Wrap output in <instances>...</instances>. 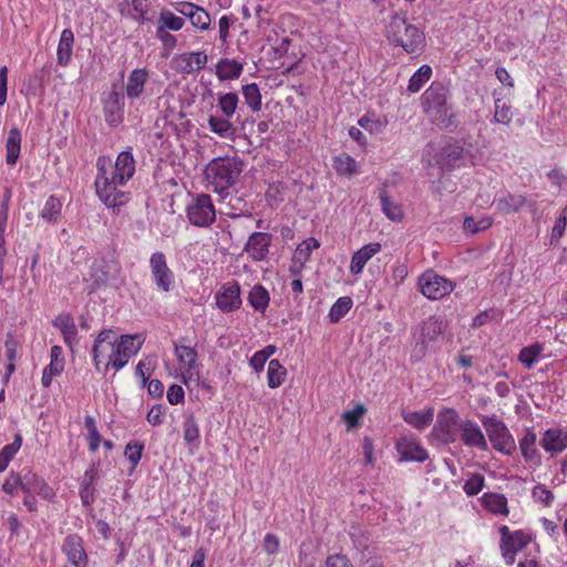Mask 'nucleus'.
Returning <instances> with one entry per match:
<instances>
[{"instance_id":"nucleus-1","label":"nucleus","mask_w":567,"mask_h":567,"mask_svg":"<svg viewBox=\"0 0 567 567\" xmlns=\"http://www.w3.org/2000/svg\"><path fill=\"white\" fill-rule=\"evenodd\" d=\"M449 89L441 82H433L422 94L423 112L430 122L441 130L455 127V115L449 104Z\"/></svg>"},{"instance_id":"nucleus-2","label":"nucleus","mask_w":567,"mask_h":567,"mask_svg":"<svg viewBox=\"0 0 567 567\" xmlns=\"http://www.w3.org/2000/svg\"><path fill=\"white\" fill-rule=\"evenodd\" d=\"M243 172V163L236 158L216 157L205 167V177L213 190L225 196Z\"/></svg>"},{"instance_id":"nucleus-3","label":"nucleus","mask_w":567,"mask_h":567,"mask_svg":"<svg viewBox=\"0 0 567 567\" xmlns=\"http://www.w3.org/2000/svg\"><path fill=\"white\" fill-rule=\"evenodd\" d=\"M388 39L401 45L408 53L420 51L425 42L424 33L408 22L406 13L396 12L386 27Z\"/></svg>"},{"instance_id":"nucleus-4","label":"nucleus","mask_w":567,"mask_h":567,"mask_svg":"<svg viewBox=\"0 0 567 567\" xmlns=\"http://www.w3.org/2000/svg\"><path fill=\"white\" fill-rule=\"evenodd\" d=\"M107 162L103 158H97V175L95 179V190L100 200L111 208L115 214H118L121 207L125 206L131 199V193L118 189V183H112L107 179L104 165Z\"/></svg>"},{"instance_id":"nucleus-5","label":"nucleus","mask_w":567,"mask_h":567,"mask_svg":"<svg viewBox=\"0 0 567 567\" xmlns=\"http://www.w3.org/2000/svg\"><path fill=\"white\" fill-rule=\"evenodd\" d=\"M482 423L495 450L506 455L515 452V440L503 421L493 415L484 416Z\"/></svg>"},{"instance_id":"nucleus-6","label":"nucleus","mask_w":567,"mask_h":567,"mask_svg":"<svg viewBox=\"0 0 567 567\" xmlns=\"http://www.w3.org/2000/svg\"><path fill=\"white\" fill-rule=\"evenodd\" d=\"M421 293L431 300H439L450 295L455 284L447 278L440 276L434 270H426L419 277Z\"/></svg>"},{"instance_id":"nucleus-7","label":"nucleus","mask_w":567,"mask_h":567,"mask_svg":"<svg viewBox=\"0 0 567 567\" xmlns=\"http://www.w3.org/2000/svg\"><path fill=\"white\" fill-rule=\"evenodd\" d=\"M186 214L189 223L197 227H209L216 219L215 207L207 194L194 197L187 205Z\"/></svg>"},{"instance_id":"nucleus-8","label":"nucleus","mask_w":567,"mask_h":567,"mask_svg":"<svg viewBox=\"0 0 567 567\" xmlns=\"http://www.w3.org/2000/svg\"><path fill=\"white\" fill-rule=\"evenodd\" d=\"M143 343L144 338L140 333L122 334L114 348V358L110 354V361L105 364V369H107L110 364H112L115 370L124 368L128 360L137 354Z\"/></svg>"},{"instance_id":"nucleus-9","label":"nucleus","mask_w":567,"mask_h":567,"mask_svg":"<svg viewBox=\"0 0 567 567\" xmlns=\"http://www.w3.org/2000/svg\"><path fill=\"white\" fill-rule=\"evenodd\" d=\"M99 158H103L107 162V164L104 165V169L107 179L112 183L125 185L135 173V161L132 153L128 151L121 152L114 165H112V161L109 157L100 156Z\"/></svg>"},{"instance_id":"nucleus-10","label":"nucleus","mask_w":567,"mask_h":567,"mask_svg":"<svg viewBox=\"0 0 567 567\" xmlns=\"http://www.w3.org/2000/svg\"><path fill=\"white\" fill-rule=\"evenodd\" d=\"M461 421L454 409H444L436 416L432 434L444 444L453 443L456 440V430H458Z\"/></svg>"},{"instance_id":"nucleus-11","label":"nucleus","mask_w":567,"mask_h":567,"mask_svg":"<svg viewBox=\"0 0 567 567\" xmlns=\"http://www.w3.org/2000/svg\"><path fill=\"white\" fill-rule=\"evenodd\" d=\"M446 322L441 317L431 316L417 327L414 338L416 347H420V352L425 353L429 343L437 340L440 334L444 331Z\"/></svg>"},{"instance_id":"nucleus-12","label":"nucleus","mask_w":567,"mask_h":567,"mask_svg":"<svg viewBox=\"0 0 567 567\" xmlns=\"http://www.w3.org/2000/svg\"><path fill=\"white\" fill-rule=\"evenodd\" d=\"M150 267L157 288L165 292L171 291L174 284V275L167 266L164 252L157 251L152 254Z\"/></svg>"},{"instance_id":"nucleus-13","label":"nucleus","mask_w":567,"mask_h":567,"mask_svg":"<svg viewBox=\"0 0 567 567\" xmlns=\"http://www.w3.org/2000/svg\"><path fill=\"white\" fill-rule=\"evenodd\" d=\"M183 338L179 342H174V351L177 357L182 370L183 381L186 383L187 379L193 378L197 368V351L183 343Z\"/></svg>"},{"instance_id":"nucleus-14","label":"nucleus","mask_w":567,"mask_h":567,"mask_svg":"<svg viewBox=\"0 0 567 567\" xmlns=\"http://www.w3.org/2000/svg\"><path fill=\"white\" fill-rule=\"evenodd\" d=\"M461 441L468 447H475L480 451H487V441L477 423L472 420H463L458 424Z\"/></svg>"},{"instance_id":"nucleus-15","label":"nucleus","mask_w":567,"mask_h":567,"mask_svg":"<svg viewBox=\"0 0 567 567\" xmlns=\"http://www.w3.org/2000/svg\"><path fill=\"white\" fill-rule=\"evenodd\" d=\"M216 305L223 312H231L240 308V287L237 282H229L217 291Z\"/></svg>"},{"instance_id":"nucleus-16","label":"nucleus","mask_w":567,"mask_h":567,"mask_svg":"<svg viewBox=\"0 0 567 567\" xmlns=\"http://www.w3.org/2000/svg\"><path fill=\"white\" fill-rule=\"evenodd\" d=\"M207 54L203 51H194L178 54L174 58L175 70L183 74H190L205 69Z\"/></svg>"},{"instance_id":"nucleus-17","label":"nucleus","mask_w":567,"mask_h":567,"mask_svg":"<svg viewBox=\"0 0 567 567\" xmlns=\"http://www.w3.org/2000/svg\"><path fill=\"white\" fill-rule=\"evenodd\" d=\"M271 244V235L268 233L256 231L252 233L246 245L244 250L249 255V257L255 261H261L266 259L269 247Z\"/></svg>"},{"instance_id":"nucleus-18","label":"nucleus","mask_w":567,"mask_h":567,"mask_svg":"<svg viewBox=\"0 0 567 567\" xmlns=\"http://www.w3.org/2000/svg\"><path fill=\"white\" fill-rule=\"evenodd\" d=\"M540 445L551 456L557 455L567 449V432L558 427H550L545 431Z\"/></svg>"},{"instance_id":"nucleus-19","label":"nucleus","mask_w":567,"mask_h":567,"mask_svg":"<svg viewBox=\"0 0 567 567\" xmlns=\"http://www.w3.org/2000/svg\"><path fill=\"white\" fill-rule=\"evenodd\" d=\"M464 159V148L458 142H450L445 144L437 156V164L443 169H452L460 166Z\"/></svg>"},{"instance_id":"nucleus-20","label":"nucleus","mask_w":567,"mask_h":567,"mask_svg":"<svg viewBox=\"0 0 567 567\" xmlns=\"http://www.w3.org/2000/svg\"><path fill=\"white\" fill-rule=\"evenodd\" d=\"M35 480L39 484H43V480L38 475L27 471L25 473L11 474L10 477L6 480L2 485V489L7 494H13L18 488H21L23 492H31L32 489H37V486H32L30 480Z\"/></svg>"},{"instance_id":"nucleus-21","label":"nucleus","mask_w":567,"mask_h":567,"mask_svg":"<svg viewBox=\"0 0 567 567\" xmlns=\"http://www.w3.org/2000/svg\"><path fill=\"white\" fill-rule=\"evenodd\" d=\"M123 106V96L115 90L111 91L103 101L105 121L111 125H117L122 121Z\"/></svg>"},{"instance_id":"nucleus-22","label":"nucleus","mask_w":567,"mask_h":567,"mask_svg":"<svg viewBox=\"0 0 567 567\" xmlns=\"http://www.w3.org/2000/svg\"><path fill=\"white\" fill-rule=\"evenodd\" d=\"M62 549L73 566L81 567L86 563L87 556L83 548L82 539L78 535H69L64 539Z\"/></svg>"},{"instance_id":"nucleus-23","label":"nucleus","mask_w":567,"mask_h":567,"mask_svg":"<svg viewBox=\"0 0 567 567\" xmlns=\"http://www.w3.org/2000/svg\"><path fill=\"white\" fill-rule=\"evenodd\" d=\"M99 463L93 462L90 467L85 471L80 488V497L84 505H91L95 501V487L94 482L99 477L97 471Z\"/></svg>"},{"instance_id":"nucleus-24","label":"nucleus","mask_w":567,"mask_h":567,"mask_svg":"<svg viewBox=\"0 0 567 567\" xmlns=\"http://www.w3.org/2000/svg\"><path fill=\"white\" fill-rule=\"evenodd\" d=\"M381 250L380 243H370L357 250L351 258L350 272L359 275L362 272L365 264Z\"/></svg>"},{"instance_id":"nucleus-25","label":"nucleus","mask_w":567,"mask_h":567,"mask_svg":"<svg viewBox=\"0 0 567 567\" xmlns=\"http://www.w3.org/2000/svg\"><path fill=\"white\" fill-rule=\"evenodd\" d=\"M52 324L58 328L64 339V342L72 347L78 342V329L74 323L73 317L70 313H61L52 321Z\"/></svg>"},{"instance_id":"nucleus-26","label":"nucleus","mask_w":567,"mask_h":567,"mask_svg":"<svg viewBox=\"0 0 567 567\" xmlns=\"http://www.w3.org/2000/svg\"><path fill=\"white\" fill-rule=\"evenodd\" d=\"M147 78L146 69H134L130 73L125 89L128 99H137L143 94Z\"/></svg>"},{"instance_id":"nucleus-27","label":"nucleus","mask_w":567,"mask_h":567,"mask_svg":"<svg viewBox=\"0 0 567 567\" xmlns=\"http://www.w3.org/2000/svg\"><path fill=\"white\" fill-rule=\"evenodd\" d=\"M530 540H532L530 536L527 535L525 532H523L520 529L514 530V537L507 544V549L509 551L506 553L505 549L501 550L506 565H513L515 563L516 553H518L523 548H525L530 543Z\"/></svg>"},{"instance_id":"nucleus-28","label":"nucleus","mask_w":567,"mask_h":567,"mask_svg":"<svg viewBox=\"0 0 567 567\" xmlns=\"http://www.w3.org/2000/svg\"><path fill=\"white\" fill-rule=\"evenodd\" d=\"M106 344V347L109 349H111V353H114V348L115 346L117 344L115 338H114V331L112 329H104L102 330L95 341H94V344H93V349H92V355H93V361H94V365L96 368V370H101V360H100V351L102 347H104Z\"/></svg>"},{"instance_id":"nucleus-29","label":"nucleus","mask_w":567,"mask_h":567,"mask_svg":"<svg viewBox=\"0 0 567 567\" xmlns=\"http://www.w3.org/2000/svg\"><path fill=\"white\" fill-rule=\"evenodd\" d=\"M74 34L71 29H64L61 33L56 50V62L61 66H66L72 56Z\"/></svg>"},{"instance_id":"nucleus-30","label":"nucleus","mask_w":567,"mask_h":567,"mask_svg":"<svg viewBox=\"0 0 567 567\" xmlns=\"http://www.w3.org/2000/svg\"><path fill=\"white\" fill-rule=\"evenodd\" d=\"M398 451L405 461L424 462L429 458L427 452L415 441H400Z\"/></svg>"},{"instance_id":"nucleus-31","label":"nucleus","mask_w":567,"mask_h":567,"mask_svg":"<svg viewBox=\"0 0 567 567\" xmlns=\"http://www.w3.org/2000/svg\"><path fill=\"white\" fill-rule=\"evenodd\" d=\"M62 202L59 197L50 195L39 216L49 224H58L62 218Z\"/></svg>"},{"instance_id":"nucleus-32","label":"nucleus","mask_w":567,"mask_h":567,"mask_svg":"<svg viewBox=\"0 0 567 567\" xmlns=\"http://www.w3.org/2000/svg\"><path fill=\"white\" fill-rule=\"evenodd\" d=\"M526 204V197L520 194L507 193L495 200L497 210L504 214L518 212Z\"/></svg>"},{"instance_id":"nucleus-33","label":"nucleus","mask_w":567,"mask_h":567,"mask_svg":"<svg viewBox=\"0 0 567 567\" xmlns=\"http://www.w3.org/2000/svg\"><path fill=\"white\" fill-rule=\"evenodd\" d=\"M241 72L243 64L236 60L221 59L216 65V75L220 81L238 79Z\"/></svg>"},{"instance_id":"nucleus-34","label":"nucleus","mask_w":567,"mask_h":567,"mask_svg":"<svg viewBox=\"0 0 567 567\" xmlns=\"http://www.w3.org/2000/svg\"><path fill=\"white\" fill-rule=\"evenodd\" d=\"M486 509L494 514L507 516L509 511L507 507V498L503 494L486 493L482 497Z\"/></svg>"},{"instance_id":"nucleus-35","label":"nucleus","mask_w":567,"mask_h":567,"mask_svg":"<svg viewBox=\"0 0 567 567\" xmlns=\"http://www.w3.org/2000/svg\"><path fill=\"white\" fill-rule=\"evenodd\" d=\"M7 156L6 161L8 165H14L19 158L21 150V133L18 128L13 127L9 131L7 137Z\"/></svg>"},{"instance_id":"nucleus-36","label":"nucleus","mask_w":567,"mask_h":567,"mask_svg":"<svg viewBox=\"0 0 567 567\" xmlns=\"http://www.w3.org/2000/svg\"><path fill=\"white\" fill-rule=\"evenodd\" d=\"M208 126L212 132L223 138H233L236 134V127L229 122V118L210 115Z\"/></svg>"},{"instance_id":"nucleus-37","label":"nucleus","mask_w":567,"mask_h":567,"mask_svg":"<svg viewBox=\"0 0 567 567\" xmlns=\"http://www.w3.org/2000/svg\"><path fill=\"white\" fill-rule=\"evenodd\" d=\"M379 197L382 212L389 219L399 221L403 218L401 206L390 198L385 188L380 189Z\"/></svg>"},{"instance_id":"nucleus-38","label":"nucleus","mask_w":567,"mask_h":567,"mask_svg":"<svg viewBox=\"0 0 567 567\" xmlns=\"http://www.w3.org/2000/svg\"><path fill=\"white\" fill-rule=\"evenodd\" d=\"M269 293L261 285H255L248 295L249 305L256 310L264 312L269 305Z\"/></svg>"},{"instance_id":"nucleus-39","label":"nucleus","mask_w":567,"mask_h":567,"mask_svg":"<svg viewBox=\"0 0 567 567\" xmlns=\"http://www.w3.org/2000/svg\"><path fill=\"white\" fill-rule=\"evenodd\" d=\"M537 435L533 429H526L524 436L519 440V449L525 460L529 461L538 455L536 447Z\"/></svg>"},{"instance_id":"nucleus-40","label":"nucleus","mask_w":567,"mask_h":567,"mask_svg":"<svg viewBox=\"0 0 567 567\" xmlns=\"http://www.w3.org/2000/svg\"><path fill=\"white\" fill-rule=\"evenodd\" d=\"M286 374H287V371L281 365L279 360H277V359L270 360L268 363V370H267L268 386L271 389H276V388L280 386L286 379Z\"/></svg>"},{"instance_id":"nucleus-41","label":"nucleus","mask_w":567,"mask_h":567,"mask_svg":"<svg viewBox=\"0 0 567 567\" xmlns=\"http://www.w3.org/2000/svg\"><path fill=\"white\" fill-rule=\"evenodd\" d=\"M494 106V122L503 125H509L513 120L511 103L504 99L495 97Z\"/></svg>"},{"instance_id":"nucleus-42","label":"nucleus","mask_w":567,"mask_h":567,"mask_svg":"<svg viewBox=\"0 0 567 567\" xmlns=\"http://www.w3.org/2000/svg\"><path fill=\"white\" fill-rule=\"evenodd\" d=\"M433 409H429L425 412L413 411L403 414V419L406 423L411 424L415 429L422 430L431 424L433 421Z\"/></svg>"},{"instance_id":"nucleus-43","label":"nucleus","mask_w":567,"mask_h":567,"mask_svg":"<svg viewBox=\"0 0 567 567\" xmlns=\"http://www.w3.org/2000/svg\"><path fill=\"white\" fill-rule=\"evenodd\" d=\"M353 301L350 297H340L330 308L329 320L332 323L339 322L352 308Z\"/></svg>"},{"instance_id":"nucleus-44","label":"nucleus","mask_w":567,"mask_h":567,"mask_svg":"<svg viewBox=\"0 0 567 567\" xmlns=\"http://www.w3.org/2000/svg\"><path fill=\"white\" fill-rule=\"evenodd\" d=\"M432 69L427 64L421 65L409 81L408 91L411 93L419 92L423 85L431 79Z\"/></svg>"},{"instance_id":"nucleus-45","label":"nucleus","mask_w":567,"mask_h":567,"mask_svg":"<svg viewBox=\"0 0 567 567\" xmlns=\"http://www.w3.org/2000/svg\"><path fill=\"white\" fill-rule=\"evenodd\" d=\"M245 103L256 113L261 110V94L256 83L246 84L241 89Z\"/></svg>"},{"instance_id":"nucleus-46","label":"nucleus","mask_w":567,"mask_h":567,"mask_svg":"<svg viewBox=\"0 0 567 567\" xmlns=\"http://www.w3.org/2000/svg\"><path fill=\"white\" fill-rule=\"evenodd\" d=\"M185 24L183 18L175 16L173 12L168 10H163L159 13L158 25L157 28H162L167 31H179Z\"/></svg>"},{"instance_id":"nucleus-47","label":"nucleus","mask_w":567,"mask_h":567,"mask_svg":"<svg viewBox=\"0 0 567 567\" xmlns=\"http://www.w3.org/2000/svg\"><path fill=\"white\" fill-rule=\"evenodd\" d=\"M333 167L340 175H353L358 172L357 162L348 154H340L334 157Z\"/></svg>"},{"instance_id":"nucleus-48","label":"nucleus","mask_w":567,"mask_h":567,"mask_svg":"<svg viewBox=\"0 0 567 567\" xmlns=\"http://www.w3.org/2000/svg\"><path fill=\"white\" fill-rule=\"evenodd\" d=\"M492 218L488 216H483L480 219H476L473 216H466L463 221V228L466 233L474 235L488 229L492 226Z\"/></svg>"},{"instance_id":"nucleus-49","label":"nucleus","mask_w":567,"mask_h":567,"mask_svg":"<svg viewBox=\"0 0 567 567\" xmlns=\"http://www.w3.org/2000/svg\"><path fill=\"white\" fill-rule=\"evenodd\" d=\"M238 102H239V97L234 92L221 94L218 97V105H219L223 114L227 118H230L235 114L237 106H238Z\"/></svg>"},{"instance_id":"nucleus-50","label":"nucleus","mask_w":567,"mask_h":567,"mask_svg":"<svg viewBox=\"0 0 567 567\" xmlns=\"http://www.w3.org/2000/svg\"><path fill=\"white\" fill-rule=\"evenodd\" d=\"M542 350L543 348L538 343L525 347L520 350L518 359L524 365L532 368L540 355Z\"/></svg>"},{"instance_id":"nucleus-51","label":"nucleus","mask_w":567,"mask_h":567,"mask_svg":"<svg viewBox=\"0 0 567 567\" xmlns=\"http://www.w3.org/2000/svg\"><path fill=\"white\" fill-rule=\"evenodd\" d=\"M365 411L367 410L363 404H358L353 410L344 412L342 414V419L347 424V429L351 430L359 426Z\"/></svg>"},{"instance_id":"nucleus-52","label":"nucleus","mask_w":567,"mask_h":567,"mask_svg":"<svg viewBox=\"0 0 567 567\" xmlns=\"http://www.w3.org/2000/svg\"><path fill=\"white\" fill-rule=\"evenodd\" d=\"M195 16L190 17V23L194 28L206 31L210 28V16L209 13L203 8L197 6L195 10Z\"/></svg>"},{"instance_id":"nucleus-53","label":"nucleus","mask_w":567,"mask_h":567,"mask_svg":"<svg viewBox=\"0 0 567 567\" xmlns=\"http://www.w3.org/2000/svg\"><path fill=\"white\" fill-rule=\"evenodd\" d=\"M485 478L482 474H472L465 482L463 489L468 496L477 495L484 487Z\"/></svg>"},{"instance_id":"nucleus-54","label":"nucleus","mask_w":567,"mask_h":567,"mask_svg":"<svg viewBox=\"0 0 567 567\" xmlns=\"http://www.w3.org/2000/svg\"><path fill=\"white\" fill-rule=\"evenodd\" d=\"M184 440L187 443H193L199 437V429L194 416H188L183 423Z\"/></svg>"},{"instance_id":"nucleus-55","label":"nucleus","mask_w":567,"mask_h":567,"mask_svg":"<svg viewBox=\"0 0 567 567\" xmlns=\"http://www.w3.org/2000/svg\"><path fill=\"white\" fill-rule=\"evenodd\" d=\"M148 0H132L133 12L131 13V17L140 24H143L145 21H147L145 14L148 11Z\"/></svg>"},{"instance_id":"nucleus-56","label":"nucleus","mask_w":567,"mask_h":567,"mask_svg":"<svg viewBox=\"0 0 567 567\" xmlns=\"http://www.w3.org/2000/svg\"><path fill=\"white\" fill-rule=\"evenodd\" d=\"M144 450V444L140 442H130L125 449V455L128 461L136 466L142 458V453Z\"/></svg>"},{"instance_id":"nucleus-57","label":"nucleus","mask_w":567,"mask_h":567,"mask_svg":"<svg viewBox=\"0 0 567 567\" xmlns=\"http://www.w3.org/2000/svg\"><path fill=\"white\" fill-rule=\"evenodd\" d=\"M533 496L546 506L554 501V494L544 485H537L533 489Z\"/></svg>"},{"instance_id":"nucleus-58","label":"nucleus","mask_w":567,"mask_h":567,"mask_svg":"<svg viewBox=\"0 0 567 567\" xmlns=\"http://www.w3.org/2000/svg\"><path fill=\"white\" fill-rule=\"evenodd\" d=\"M21 444H22V437L20 434H17L14 436V440L12 443L10 444H7L6 446H3L0 451V453L9 461H11L13 458V456L16 455V453L19 451V449L21 447Z\"/></svg>"},{"instance_id":"nucleus-59","label":"nucleus","mask_w":567,"mask_h":567,"mask_svg":"<svg viewBox=\"0 0 567 567\" xmlns=\"http://www.w3.org/2000/svg\"><path fill=\"white\" fill-rule=\"evenodd\" d=\"M185 392L178 384H172L167 391V400L171 404H179L184 402Z\"/></svg>"},{"instance_id":"nucleus-60","label":"nucleus","mask_w":567,"mask_h":567,"mask_svg":"<svg viewBox=\"0 0 567 567\" xmlns=\"http://www.w3.org/2000/svg\"><path fill=\"white\" fill-rule=\"evenodd\" d=\"M235 19L231 16H223L218 21L219 27V39L223 43H227L229 37V28L234 23Z\"/></svg>"},{"instance_id":"nucleus-61","label":"nucleus","mask_w":567,"mask_h":567,"mask_svg":"<svg viewBox=\"0 0 567 567\" xmlns=\"http://www.w3.org/2000/svg\"><path fill=\"white\" fill-rule=\"evenodd\" d=\"M19 347L18 340L14 338L12 333L7 334L4 348H6V357L8 361H14L17 359V350Z\"/></svg>"},{"instance_id":"nucleus-62","label":"nucleus","mask_w":567,"mask_h":567,"mask_svg":"<svg viewBox=\"0 0 567 567\" xmlns=\"http://www.w3.org/2000/svg\"><path fill=\"white\" fill-rule=\"evenodd\" d=\"M156 38L162 42L164 48L169 50L174 49L177 44L176 37L162 28H156Z\"/></svg>"},{"instance_id":"nucleus-63","label":"nucleus","mask_w":567,"mask_h":567,"mask_svg":"<svg viewBox=\"0 0 567 567\" xmlns=\"http://www.w3.org/2000/svg\"><path fill=\"white\" fill-rule=\"evenodd\" d=\"M359 125L369 131L370 133H380L382 131V128L384 127V123H382L381 121L377 120H371L370 117L368 116H362L360 120H359Z\"/></svg>"},{"instance_id":"nucleus-64","label":"nucleus","mask_w":567,"mask_h":567,"mask_svg":"<svg viewBox=\"0 0 567 567\" xmlns=\"http://www.w3.org/2000/svg\"><path fill=\"white\" fill-rule=\"evenodd\" d=\"M326 567H353V565L344 555L336 554L327 558Z\"/></svg>"}]
</instances>
